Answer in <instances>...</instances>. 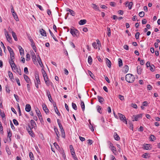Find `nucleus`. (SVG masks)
I'll return each instance as SVG.
<instances>
[{
  "label": "nucleus",
  "mask_w": 160,
  "mask_h": 160,
  "mask_svg": "<svg viewBox=\"0 0 160 160\" xmlns=\"http://www.w3.org/2000/svg\"><path fill=\"white\" fill-rule=\"evenodd\" d=\"M134 76L132 74H128L125 76V80L127 82L129 83H132L134 80Z\"/></svg>",
  "instance_id": "nucleus-1"
},
{
  "label": "nucleus",
  "mask_w": 160,
  "mask_h": 160,
  "mask_svg": "<svg viewBox=\"0 0 160 160\" xmlns=\"http://www.w3.org/2000/svg\"><path fill=\"white\" fill-rule=\"evenodd\" d=\"M118 115L119 117L120 120L122 121L123 122L127 124V122L125 116L122 114L120 113H118Z\"/></svg>",
  "instance_id": "nucleus-2"
},
{
  "label": "nucleus",
  "mask_w": 160,
  "mask_h": 160,
  "mask_svg": "<svg viewBox=\"0 0 160 160\" xmlns=\"http://www.w3.org/2000/svg\"><path fill=\"white\" fill-rule=\"evenodd\" d=\"M78 31L76 29H71L70 32L73 37L77 36V34L78 33Z\"/></svg>",
  "instance_id": "nucleus-3"
},
{
  "label": "nucleus",
  "mask_w": 160,
  "mask_h": 160,
  "mask_svg": "<svg viewBox=\"0 0 160 160\" xmlns=\"http://www.w3.org/2000/svg\"><path fill=\"white\" fill-rule=\"evenodd\" d=\"M31 43V45L32 46V48L33 50H34V51L36 52L37 50H36V46L35 45V44L33 41V40L32 39V38H30L29 39Z\"/></svg>",
  "instance_id": "nucleus-4"
},
{
  "label": "nucleus",
  "mask_w": 160,
  "mask_h": 160,
  "mask_svg": "<svg viewBox=\"0 0 160 160\" xmlns=\"http://www.w3.org/2000/svg\"><path fill=\"white\" fill-rule=\"evenodd\" d=\"M13 60H9V62L12 68H14V69H17V68Z\"/></svg>",
  "instance_id": "nucleus-5"
},
{
  "label": "nucleus",
  "mask_w": 160,
  "mask_h": 160,
  "mask_svg": "<svg viewBox=\"0 0 160 160\" xmlns=\"http://www.w3.org/2000/svg\"><path fill=\"white\" fill-rule=\"evenodd\" d=\"M35 110L37 116H38L39 119H40V117H42L39 110L38 108L37 107L35 108Z\"/></svg>",
  "instance_id": "nucleus-6"
},
{
  "label": "nucleus",
  "mask_w": 160,
  "mask_h": 160,
  "mask_svg": "<svg viewBox=\"0 0 160 160\" xmlns=\"http://www.w3.org/2000/svg\"><path fill=\"white\" fill-rule=\"evenodd\" d=\"M5 35L7 41L9 42H11L12 38L9 35L7 31L5 32Z\"/></svg>",
  "instance_id": "nucleus-7"
},
{
  "label": "nucleus",
  "mask_w": 160,
  "mask_h": 160,
  "mask_svg": "<svg viewBox=\"0 0 160 160\" xmlns=\"http://www.w3.org/2000/svg\"><path fill=\"white\" fill-rule=\"evenodd\" d=\"M30 122L31 123V127H30L29 126H28L29 128H35V127L36 126V124L35 122L33 120H31L30 121Z\"/></svg>",
  "instance_id": "nucleus-8"
},
{
  "label": "nucleus",
  "mask_w": 160,
  "mask_h": 160,
  "mask_svg": "<svg viewBox=\"0 0 160 160\" xmlns=\"http://www.w3.org/2000/svg\"><path fill=\"white\" fill-rule=\"evenodd\" d=\"M40 32L41 35L42 36H46L47 33L43 29H41L40 30Z\"/></svg>",
  "instance_id": "nucleus-9"
},
{
  "label": "nucleus",
  "mask_w": 160,
  "mask_h": 160,
  "mask_svg": "<svg viewBox=\"0 0 160 160\" xmlns=\"http://www.w3.org/2000/svg\"><path fill=\"white\" fill-rule=\"evenodd\" d=\"M31 109V107L30 104H27L26 105L25 110L26 112H29Z\"/></svg>",
  "instance_id": "nucleus-10"
},
{
  "label": "nucleus",
  "mask_w": 160,
  "mask_h": 160,
  "mask_svg": "<svg viewBox=\"0 0 160 160\" xmlns=\"http://www.w3.org/2000/svg\"><path fill=\"white\" fill-rule=\"evenodd\" d=\"M24 78L26 81L28 83L30 82V80L28 76L26 75H24L23 76Z\"/></svg>",
  "instance_id": "nucleus-11"
},
{
  "label": "nucleus",
  "mask_w": 160,
  "mask_h": 160,
  "mask_svg": "<svg viewBox=\"0 0 160 160\" xmlns=\"http://www.w3.org/2000/svg\"><path fill=\"white\" fill-rule=\"evenodd\" d=\"M42 107L43 110L47 114L49 112V110L48 109L47 106L45 104L43 105H42Z\"/></svg>",
  "instance_id": "nucleus-12"
},
{
  "label": "nucleus",
  "mask_w": 160,
  "mask_h": 160,
  "mask_svg": "<svg viewBox=\"0 0 160 160\" xmlns=\"http://www.w3.org/2000/svg\"><path fill=\"white\" fill-rule=\"evenodd\" d=\"M18 48L19 50L20 55L22 56L24 54V51L23 49L21 46H19Z\"/></svg>",
  "instance_id": "nucleus-13"
},
{
  "label": "nucleus",
  "mask_w": 160,
  "mask_h": 160,
  "mask_svg": "<svg viewBox=\"0 0 160 160\" xmlns=\"http://www.w3.org/2000/svg\"><path fill=\"white\" fill-rule=\"evenodd\" d=\"M97 98L98 99V101L101 103H102L104 101V99L101 96H97Z\"/></svg>",
  "instance_id": "nucleus-14"
},
{
  "label": "nucleus",
  "mask_w": 160,
  "mask_h": 160,
  "mask_svg": "<svg viewBox=\"0 0 160 160\" xmlns=\"http://www.w3.org/2000/svg\"><path fill=\"white\" fill-rule=\"evenodd\" d=\"M142 71V69H141L139 66H138L137 67V72L138 74H141Z\"/></svg>",
  "instance_id": "nucleus-15"
},
{
  "label": "nucleus",
  "mask_w": 160,
  "mask_h": 160,
  "mask_svg": "<svg viewBox=\"0 0 160 160\" xmlns=\"http://www.w3.org/2000/svg\"><path fill=\"white\" fill-rule=\"evenodd\" d=\"M106 62L108 67L110 68L111 67V62L107 58H106Z\"/></svg>",
  "instance_id": "nucleus-16"
},
{
  "label": "nucleus",
  "mask_w": 160,
  "mask_h": 160,
  "mask_svg": "<svg viewBox=\"0 0 160 160\" xmlns=\"http://www.w3.org/2000/svg\"><path fill=\"white\" fill-rule=\"evenodd\" d=\"M29 128L30 129V130L28 129L27 128V129L28 130V132L31 137H34V135L33 134V132H32V128Z\"/></svg>",
  "instance_id": "nucleus-17"
},
{
  "label": "nucleus",
  "mask_w": 160,
  "mask_h": 160,
  "mask_svg": "<svg viewBox=\"0 0 160 160\" xmlns=\"http://www.w3.org/2000/svg\"><path fill=\"white\" fill-rule=\"evenodd\" d=\"M86 20L85 19L81 20L80 21L79 24L80 25H83L86 23Z\"/></svg>",
  "instance_id": "nucleus-18"
},
{
  "label": "nucleus",
  "mask_w": 160,
  "mask_h": 160,
  "mask_svg": "<svg viewBox=\"0 0 160 160\" xmlns=\"http://www.w3.org/2000/svg\"><path fill=\"white\" fill-rule=\"evenodd\" d=\"M114 137L115 139L117 141H118L120 139V137H119V136L116 132L114 133Z\"/></svg>",
  "instance_id": "nucleus-19"
},
{
  "label": "nucleus",
  "mask_w": 160,
  "mask_h": 160,
  "mask_svg": "<svg viewBox=\"0 0 160 160\" xmlns=\"http://www.w3.org/2000/svg\"><path fill=\"white\" fill-rule=\"evenodd\" d=\"M7 48H8V50L9 52L10 53V55L14 54V53L13 52V51L11 47H10L9 46H8L7 47Z\"/></svg>",
  "instance_id": "nucleus-20"
},
{
  "label": "nucleus",
  "mask_w": 160,
  "mask_h": 160,
  "mask_svg": "<svg viewBox=\"0 0 160 160\" xmlns=\"http://www.w3.org/2000/svg\"><path fill=\"white\" fill-rule=\"evenodd\" d=\"M67 11H69L71 15H72V16H74L75 13L72 10L68 8L67 9Z\"/></svg>",
  "instance_id": "nucleus-21"
},
{
  "label": "nucleus",
  "mask_w": 160,
  "mask_h": 160,
  "mask_svg": "<svg viewBox=\"0 0 160 160\" xmlns=\"http://www.w3.org/2000/svg\"><path fill=\"white\" fill-rule=\"evenodd\" d=\"M38 59H37V60H38V62L39 64V65L41 66V67H42V61H41V60L39 56V55H38Z\"/></svg>",
  "instance_id": "nucleus-22"
},
{
  "label": "nucleus",
  "mask_w": 160,
  "mask_h": 160,
  "mask_svg": "<svg viewBox=\"0 0 160 160\" xmlns=\"http://www.w3.org/2000/svg\"><path fill=\"white\" fill-rule=\"evenodd\" d=\"M57 122H58V126H59V127L60 128V129L61 130H63V127L60 122L59 119H57Z\"/></svg>",
  "instance_id": "nucleus-23"
},
{
  "label": "nucleus",
  "mask_w": 160,
  "mask_h": 160,
  "mask_svg": "<svg viewBox=\"0 0 160 160\" xmlns=\"http://www.w3.org/2000/svg\"><path fill=\"white\" fill-rule=\"evenodd\" d=\"M81 107L83 111H84L85 110V105L83 101L81 100Z\"/></svg>",
  "instance_id": "nucleus-24"
},
{
  "label": "nucleus",
  "mask_w": 160,
  "mask_h": 160,
  "mask_svg": "<svg viewBox=\"0 0 160 160\" xmlns=\"http://www.w3.org/2000/svg\"><path fill=\"white\" fill-rule=\"evenodd\" d=\"M36 83L37 84H40V81L39 79V78L38 75L37 77L36 76Z\"/></svg>",
  "instance_id": "nucleus-25"
},
{
  "label": "nucleus",
  "mask_w": 160,
  "mask_h": 160,
  "mask_svg": "<svg viewBox=\"0 0 160 160\" xmlns=\"http://www.w3.org/2000/svg\"><path fill=\"white\" fill-rule=\"evenodd\" d=\"M12 37L14 38V40L16 41H17L18 40V38L17 37L16 33L12 31Z\"/></svg>",
  "instance_id": "nucleus-26"
},
{
  "label": "nucleus",
  "mask_w": 160,
  "mask_h": 160,
  "mask_svg": "<svg viewBox=\"0 0 160 160\" xmlns=\"http://www.w3.org/2000/svg\"><path fill=\"white\" fill-rule=\"evenodd\" d=\"M49 32H50V33L51 36H52V37L53 38L54 40L56 41H58L57 39L55 38V37L54 36L53 34V33H52V32L50 30V29H49Z\"/></svg>",
  "instance_id": "nucleus-27"
},
{
  "label": "nucleus",
  "mask_w": 160,
  "mask_h": 160,
  "mask_svg": "<svg viewBox=\"0 0 160 160\" xmlns=\"http://www.w3.org/2000/svg\"><path fill=\"white\" fill-rule=\"evenodd\" d=\"M8 76L10 78L11 80H12V79H14L13 75L12 74V73L10 71H8Z\"/></svg>",
  "instance_id": "nucleus-28"
},
{
  "label": "nucleus",
  "mask_w": 160,
  "mask_h": 160,
  "mask_svg": "<svg viewBox=\"0 0 160 160\" xmlns=\"http://www.w3.org/2000/svg\"><path fill=\"white\" fill-rule=\"evenodd\" d=\"M7 132L8 133V137H9L10 139V141L11 140V138L10 137L12 136V133L10 129H9L8 130H7Z\"/></svg>",
  "instance_id": "nucleus-29"
},
{
  "label": "nucleus",
  "mask_w": 160,
  "mask_h": 160,
  "mask_svg": "<svg viewBox=\"0 0 160 160\" xmlns=\"http://www.w3.org/2000/svg\"><path fill=\"white\" fill-rule=\"evenodd\" d=\"M118 62L119 66L120 67H121L122 66V59L121 58H119L118 59Z\"/></svg>",
  "instance_id": "nucleus-30"
},
{
  "label": "nucleus",
  "mask_w": 160,
  "mask_h": 160,
  "mask_svg": "<svg viewBox=\"0 0 160 160\" xmlns=\"http://www.w3.org/2000/svg\"><path fill=\"white\" fill-rule=\"evenodd\" d=\"M150 148H151L150 145L148 144H146L144 146V149L146 150H148L150 149Z\"/></svg>",
  "instance_id": "nucleus-31"
},
{
  "label": "nucleus",
  "mask_w": 160,
  "mask_h": 160,
  "mask_svg": "<svg viewBox=\"0 0 160 160\" xmlns=\"http://www.w3.org/2000/svg\"><path fill=\"white\" fill-rule=\"evenodd\" d=\"M88 62L90 64H92V59L91 56H89L88 57Z\"/></svg>",
  "instance_id": "nucleus-32"
},
{
  "label": "nucleus",
  "mask_w": 160,
  "mask_h": 160,
  "mask_svg": "<svg viewBox=\"0 0 160 160\" xmlns=\"http://www.w3.org/2000/svg\"><path fill=\"white\" fill-rule=\"evenodd\" d=\"M124 72L125 73H127L128 71L129 68L128 65H125L123 68Z\"/></svg>",
  "instance_id": "nucleus-33"
},
{
  "label": "nucleus",
  "mask_w": 160,
  "mask_h": 160,
  "mask_svg": "<svg viewBox=\"0 0 160 160\" xmlns=\"http://www.w3.org/2000/svg\"><path fill=\"white\" fill-rule=\"evenodd\" d=\"M29 156L30 159L31 160H34V158L33 153L32 152H30L29 153Z\"/></svg>",
  "instance_id": "nucleus-34"
},
{
  "label": "nucleus",
  "mask_w": 160,
  "mask_h": 160,
  "mask_svg": "<svg viewBox=\"0 0 160 160\" xmlns=\"http://www.w3.org/2000/svg\"><path fill=\"white\" fill-rule=\"evenodd\" d=\"M71 153V154L72 156V157L75 160H78V159L77 158V157H76L75 154V152H72Z\"/></svg>",
  "instance_id": "nucleus-35"
},
{
  "label": "nucleus",
  "mask_w": 160,
  "mask_h": 160,
  "mask_svg": "<svg viewBox=\"0 0 160 160\" xmlns=\"http://www.w3.org/2000/svg\"><path fill=\"white\" fill-rule=\"evenodd\" d=\"M72 108L75 110H77V107L76 104L75 103L72 102Z\"/></svg>",
  "instance_id": "nucleus-36"
},
{
  "label": "nucleus",
  "mask_w": 160,
  "mask_h": 160,
  "mask_svg": "<svg viewBox=\"0 0 160 160\" xmlns=\"http://www.w3.org/2000/svg\"><path fill=\"white\" fill-rule=\"evenodd\" d=\"M150 140L152 141H153L155 139V138L153 135H151L150 137Z\"/></svg>",
  "instance_id": "nucleus-37"
},
{
  "label": "nucleus",
  "mask_w": 160,
  "mask_h": 160,
  "mask_svg": "<svg viewBox=\"0 0 160 160\" xmlns=\"http://www.w3.org/2000/svg\"><path fill=\"white\" fill-rule=\"evenodd\" d=\"M44 81H45L46 84V85H47V86H49L50 85V84L51 83H52L50 81H49L48 80V79H45V80H44Z\"/></svg>",
  "instance_id": "nucleus-38"
},
{
  "label": "nucleus",
  "mask_w": 160,
  "mask_h": 160,
  "mask_svg": "<svg viewBox=\"0 0 160 160\" xmlns=\"http://www.w3.org/2000/svg\"><path fill=\"white\" fill-rule=\"evenodd\" d=\"M61 132L62 133V137L63 138H65V136L64 129H63V130H61Z\"/></svg>",
  "instance_id": "nucleus-39"
},
{
  "label": "nucleus",
  "mask_w": 160,
  "mask_h": 160,
  "mask_svg": "<svg viewBox=\"0 0 160 160\" xmlns=\"http://www.w3.org/2000/svg\"><path fill=\"white\" fill-rule=\"evenodd\" d=\"M150 70L152 71L153 72L154 70V68H155V66L154 65L152 64L150 66Z\"/></svg>",
  "instance_id": "nucleus-40"
},
{
  "label": "nucleus",
  "mask_w": 160,
  "mask_h": 160,
  "mask_svg": "<svg viewBox=\"0 0 160 160\" xmlns=\"http://www.w3.org/2000/svg\"><path fill=\"white\" fill-rule=\"evenodd\" d=\"M108 33L107 35L108 37H110L111 36V30L110 28H109L108 27L107 28Z\"/></svg>",
  "instance_id": "nucleus-41"
},
{
  "label": "nucleus",
  "mask_w": 160,
  "mask_h": 160,
  "mask_svg": "<svg viewBox=\"0 0 160 160\" xmlns=\"http://www.w3.org/2000/svg\"><path fill=\"white\" fill-rule=\"evenodd\" d=\"M3 129L2 126L1 122L0 121V133H3Z\"/></svg>",
  "instance_id": "nucleus-42"
},
{
  "label": "nucleus",
  "mask_w": 160,
  "mask_h": 160,
  "mask_svg": "<svg viewBox=\"0 0 160 160\" xmlns=\"http://www.w3.org/2000/svg\"><path fill=\"white\" fill-rule=\"evenodd\" d=\"M54 110L58 116H60V114L58 110L57 107H56L55 109H54Z\"/></svg>",
  "instance_id": "nucleus-43"
},
{
  "label": "nucleus",
  "mask_w": 160,
  "mask_h": 160,
  "mask_svg": "<svg viewBox=\"0 0 160 160\" xmlns=\"http://www.w3.org/2000/svg\"><path fill=\"white\" fill-rule=\"evenodd\" d=\"M97 108L98 112L101 114L102 113V112H101L100 110L102 109L101 107L99 106H97Z\"/></svg>",
  "instance_id": "nucleus-44"
},
{
  "label": "nucleus",
  "mask_w": 160,
  "mask_h": 160,
  "mask_svg": "<svg viewBox=\"0 0 160 160\" xmlns=\"http://www.w3.org/2000/svg\"><path fill=\"white\" fill-rule=\"evenodd\" d=\"M129 128L131 129H132V130H133V125L132 124V122H130L129 123Z\"/></svg>",
  "instance_id": "nucleus-45"
},
{
  "label": "nucleus",
  "mask_w": 160,
  "mask_h": 160,
  "mask_svg": "<svg viewBox=\"0 0 160 160\" xmlns=\"http://www.w3.org/2000/svg\"><path fill=\"white\" fill-rule=\"evenodd\" d=\"M69 148L71 153L73 152H75L74 149L73 148V146L72 145H70L69 146Z\"/></svg>",
  "instance_id": "nucleus-46"
},
{
  "label": "nucleus",
  "mask_w": 160,
  "mask_h": 160,
  "mask_svg": "<svg viewBox=\"0 0 160 160\" xmlns=\"http://www.w3.org/2000/svg\"><path fill=\"white\" fill-rule=\"evenodd\" d=\"M92 5L93 6V8L95 9H97L98 10H99V7L98 6H97L95 4H92Z\"/></svg>",
  "instance_id": "nucleus-47"
},
{
  "label": "nucleus",
  "mask_w": 160,
  "mask_h": 160,
  "mask_svg": "<svg viewBox=\"0 0 160 160\" xmlns=\"http://www.w3.org/2000/svg\"><path fill=\"white\" fill-rule=\"evenodd\" d=\"M139 15L141 17H143L144 15V12H140L139 13Z\"/></svg>",
  "instance_id": "nucleus-48"
},
{
  "label": "nucleus",
  "mask_w": 160,
  "mask_h": 160,
  "mask_svg": "<svg viewBox=\"0 0 160 160\" xmlns=\"http://www.w3.org/2000/svg\"><path fill=\"white\" fill-rule=\"evenodd\" d=\"M13 122L14 124L15 125H18L19 124L17 120L15 119H13Z\"/></svg>",
  "instance_id": "nucleus-49"
},
{
  "label": "nucleus",
  "mask_w": 160,
  "mask_h": 160,
  "mask_svg": "<svg viewBox=\"0 0 160 160\" xmlns=\"http://www.w3.org/2000/svg\"><path fill=\"white\" fill-rule=\"evenodd\" d=\"M133 5V3L132 2H129V3L128 4V8L129 9H131L132 8V6Z\"/></svg>",
  "instance_id": "nucleus-50"
},
{
  "label": "nucleus",
  "mask_w": 160,
  "mask_h": 160,
  "mask_svg": "<svg viewBox=\"0 0 160 160\" xmlns=\"http://www.w3.org/2000/svg\"><path fill=\"white\" fill-rule=\"evenodd\" d=\"M140 33L139 32H137L135 34V36L136 39H138L139 38Z\"/></svg>",
  "instance_id": "nucleus-51"
},
{
  "label": "nucleus",
  "mask_w": 160,
  "mask_h": 160,
  "mask_svg": "<svg viewBox=\"0 0 160 160\" xmlns=\"http://www.w3.org/2000/svg\"><path fill=\"white\" fill-rule=\"evenodd\" d=\"M26 61H29L30 59V55L29 54H27V55H26Z\"/></svg>",
  "instance_id": "nucleus-52"
},
{
  "label": "nucleus",
  "mask_w": 160,
  "mask_h": 160,
  "mask_svg": "<svg viewBox=\"0 0 160 160\" xmlns=\"http://www.w3.org/2000/svg\"><path fill=\"white\" fill-rule=\"evenodd\" d=\"M92 46L95 49H97V43L96 42H94L92 43Z\"/></svg>",
  "instance_id": "nucleus-53"
},
{
  "label": "nucleus",
  "mask_w": 160,
  "mask_h": 160,
  "mask_svg": "<svg viewBox=\"0 0 160 160\" xmlns=\"http://www.w3.org/2000/svg\"><path fill=\"white\" fill-rule=\"evenodd\" d=\"M24 72L26 74H28V68L27 67H25L24 70Z\"/></svg>",
  "instance_id": "nucleus-54"
},
{
  "label": "nucleus",
  "mask_w": 160,
  "mask_h": 160,
  "mask_svg": "<svg viewBox=\"0 0 160 160\" xmlns=\"http://www.w3.org/2000/svg\"><path fill=\"white\" fill-rule=\"evenodd\" d=\"M54 131L56 132L57 135H58L59 134V132L58 130V129L56 127L54 128Z\"/></svg>",
  "instance_id": "nucleus-55"
},
{
  "label": "nucleus",
  "mask_w": 160,
  "mask_h": 160,
  "mask_svg": "<svg viewBox=\"0 0 160 160\" xmlns=\"http://www.w3.org/2000/svg\"><path fill=\"white\" fill-rule=\"evenodd\" d=\"M6 92L8 93H9L10 92V89L8 86H6Z\"/></svg>",
  "instance_id": "nucleus-56"
},
{
  "label": "nucleus",
  "mask_w": 160,
  "mask_h": 160,
  "mask_svg": "<svg viewBox=\"0 0 160 160\" xmlns=\"http://www.w3.org/2000/svg\"><path fill=\"white\" fill-rule=\"evenodd\" d=\"M111 149L113 153H114V152H115L116 150V149L115 147H114V146L112 147Z\"/></svg>",
  "instance_id": "nucleus-57"
},
{
  "label": "nucleus",
  "mask_w": 160,
  "mask_h": 160,
  "mask_svg": "<svg viewBox=\"0 0 160 160\" xmlns=\"http://www.w3.org/2000/svg\"><path fill=\"white\" fill-rule=\"evenodd\" d=\"M32 59H36V56L35 54V53L34 52H32Z\"/></svg>",
  "instance_id": "nucleus-58"
},
{
  "label": "nucleus",
  "mask_w": 160,
  "mask_h": 160,
  "mask_svg": "<svg viewBox=\"0 0 160 160\" xmlns=\"http://www.w3.org/2000/svg\"><path fill=\"white\" fill-rule=\"evenodd\" d=\"M118 97L120 100L121 101L123 100L124 99V97L123 96L121 95H119Z\"/></svg>",
  "instance_id": "nucleus-59"
},
{
  "label": "nucleus",
  "mask_w": 160,
  "mask_h": 160,
  "mask_svg": "<svg viewBox=\"0 0 160 160\" xmlns=\"http://www.w3.org/2000/svg\"><path fill=\"white\" fill-rule=\"evenodd\" d=\"M42 72L43 73V77L47 76V73L43 69H42Z\"/></svg>",
  "instance_id": "nucleus-60"
},
{
  "label": "nucleus",
  "mask_w": 160,
  "mask_h": 160,
  "mask_svg": "<svg viewBox=\"0 0 160 160\" xmlns=\"http://www.w3.org/2000/svg\"><path fill=\"white\" fill-rule=\"evenodd\" d=\"M15 79H16V81L17 82V84H18V85L19 86H21V84H20V82L19 81V79L18 78H17Z\"/></svg>",
  "instance_id": "nucleus-61"
},
{
  "label": "nucleus",
  "mask_w": 160,
  "mask_h": 160,
  "mask_svg": "<svg viewBox=\"0 0 160 160\" xmlns=\"http://www.w3.org/2000/svg\"><path fill=\"white\" fill-rule=\"evenodd\" d=\"M110 5L111 6L114 7L115 6L116 3L114 2H111L110 3Z\"/></svg>",
  "instance_id": "nucleus-62"
},
{
  "label": "nucleus",
  "mask_w": 160,
  "mask_h": 160,
  "mask_svg": "<svg viewBox=\"0 0 160 160\" xmlns=\"http://www.w3.org/2000/svg\"><path fill=\"white\" fill-rule=\"evenodd\" d=\"M14 97H15V98L16 101H17V102H19V98H18V96L16 95V94H14Z\"/></svg>",
  "instance_id": "nucleus-63"
},
{
  "label": "nucleus",
  "mask_w": 160,
  "mask_h": 160,
  "mask_svg": "<svg viewBox=\"0 0 160 160\" xmlns=\"http://www.w3.org/2000/svg\"><path fill=\"white\" fill-rule=\"evenodd\" d=\"M123 48L126 50H128L129 49L128 46L127 45H124Z\"/></svg>",
  "instance_id": "nucleus-64"
}]
</instances>
